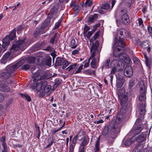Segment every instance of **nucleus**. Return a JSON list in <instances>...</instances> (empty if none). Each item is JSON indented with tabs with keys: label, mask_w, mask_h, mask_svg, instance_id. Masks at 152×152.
<instances>
[{
	"label": "nucleus",
	"mask_w": 152,
	"mask_h": 152,
	"mask_svg": "<svg viewBox=\"0 0 152 152\" xmlns=\"http://www.w3.org/2000/svg\"><path fill=\"white\" fill-rule=\"evenodd\" d=\"M40 91V92L39 94V95L40 96L42 97L44 96L45 93H46L45 92L43 89L41 90V91Z\"/></svg>",
	"instance_id": "63"
},
{
	"label": "nucleus",
	"mask_w": 152,
	"mask_h": 152,
	"mask_svg": "<svg viewBox=\"0 0 152 152\" xmlns=\"http://www.w3.org/2000/svg\"><path fill=\"white\" fill-rule=\"evenodd\" d=\"M147 28L149 34H150L151 37H152V27L150 25H148L147 27Z\"/></svg>",
	"instance_id": "49"
},
{
	"label": "nucleus",
	"mask_w": 152,
	"mask_h": 152,
	"mask_svg": "<svg viewBox=\"0 0 152 152\" xmlns=\"http://www.w3.org/2000/svg\"><path fill=\"white\" fill-rule=\"evenodd\" d=\"M35 128L36 129V135L38 139H39L40 136V131L39 127L36 125H35Z\"/></svg>",
	"instance_id": "40"
},
{
	"label": "nucleus",
	"mask_w": 152,
	"mask_h": 152,
	"mask_svg": "<svg viewBox=\"0 0 152 152\" xmlns=\"http://www.w3.org/2000/svg\"><path fill=\"white\" fill-rule=\"evenodd\" d=\"M62 64V68L64 69L69 65V63L67 61L64 60V61L63 62V63Z\"/></svg>",
	"instance_id": "53"
},
{
	"label": "nucleus",
	"mask_w": 152,
	"mask_h": 152,
	"mask_svg": "<svg viewBox=\"0 0 152 152\" xmlns=\"http://www.w3.org/2000/svg\"><path fill=\"white\" fill-rule=\"evenodd\" d=\"M123 111V109L121 108L120 112L117 115L115 124H113V126L115 129L116 131L119 133L120 132L124 116V115L122 113Z\"/></svg>",
	"instance_id": "4"
},
{
	"label": "nucleus",
	"mask_w": 152,
	"mask_h": 152,
	"mask_svg": "<svg viewBox=\"0 0 152 152\" xmlns=\"http://www.w3.org/2000/svg\"><path fill=\"white\" fill-rule=\"evenodd\" d=\"M58 7V9H59L60 10H63L65 8V6L63 4H59Z\"/></svg>",
	"instance_id": "62"
},
{
	"label": "nucleus",
	"mask_w": 152,
	"mask_h": 152,
	"mask_svg": "<svg viewBox=\"0 0 152 152\" xmlns=\"http://www.w3.org/2000/svg\"><path fill=\"white\" fill-rule=\"evenodd\" d=\"M118 35L119 34L121 35V36L119 37V39H120V38H122L123 39V41H124V36L123 35V30H120L118 31Z\"/></svg>",
	"instance_id": "45"
},
{
	"label": "nucleus",
	"mask_w": 152,
	"mask_h": 152,
	"mask_svg": "<svg viewBox=\"0 0 152 152\" xmlns=\"http://www.w3.org/2000/svg\"><path fill=\"white\" fill-rule=\"evenodd\" d=\"M143 119V117H142V116H140L138 118H137L136 120V121L135 123V125H138V124H140V122L141 121V120L142 118Z\"/></svg>",
	"instance_id": "44"
},
{
	"label": "nucleus",
	"mask_w": 152,
	"mask_h": 152,
	"mask_svg": "<svg viewBox=\"0 0 152 152\" xmlns=\"http://www.w3.org/2000/svg\"><path fill=\"white\" fill-rule=\"evenodd\" d=\"M122 61L119 60L118 59H115L113 60L110 63V66L112 67H114L118 68H122Z\"/></svg>",
	"instance_id": "15"
},
{
	"label": "nucleus",
	"mask_w": 152,
	"mask_h": 152,
	"mask_svg": "<svg viewBox=\"0 0 152 152\" xmlns=\"http://www.w3.org/2000/svg\"><path fill=\"white\" fill-rule=\"evenodd\" d=\"M132 40L133 43L135 45L139 44L140 45V41L138 38L137 37H134L132 38Z\"/></svg>",
	"instance_id": "38"
},
{
	"label": "nucleus",
	"mask_w": 152,
	"mask_h": 152,
	"mask_svg": "<svg viewBox=\"0 0 152 152\" xmlns=\"http://www.w3.org/2000/svg\"><path fill=\"white\" fill-rule=\"evenodd\" d=\"M136 140L135 136H134L129 140L126 141L124 142V145L126 146H128L130 145Z\"/></svg>",
	"instance_id": "26"
},
{
	"label": "nucleus",
	"mask_w": 152,
	"mask_h": 152,
	"mask_svg": "<svg viewBox=\"0 0 152 152\" xmlns=\"http://www.w3.org/2000/svg\"><path fill=\"white\" fill-rule=\"evenodd\" d=\"M99 139L100 137H99L97 140L95 144V147L94 148L95 152H99Z\"/></svg>",
	"instance_id": "30"
},
{
	"label": "nucleus",
	"mask_w": 152,
	"mask_h": 152,
	"mask_svg": "<svg viewBox=\"0 0 152 152\" xmlns=\"http://www.w3.org/2000/svg\"><path fill=\"white\" fill-rule=\"evenodd\" d=\"M61 20H59L55 24V26L54 27V29H56L57 28L59 27L60 26L61 24Z\"/></svg>",
	"instance_id": "54"
},
{
	"label": "nucleus",
	"mask_w": 152,
	"mask_h": 152,
	"mask_svg": "<svg viewBox=\"0 0 152 152\" xmlns=\"http://www.w3.org/2000/svg\"><path fill=\"white\" fill-rule=\"evenodd\" d=\"M110 72V74L114 75L116 72H118L121 70L123 69L122 68H117L116 67H113Z\"/></svg>",
	"instance_id": "33"
},
{
	"label": "nucleus",
	"mask_w": 152,
	"mask_h": 152,
	"mask_svg": "<svg viewBox=\"0 0 152 152\" xmlns=\"http://www.w3.org/2000/svg\"><path fill=\"white\" fill-rule=\"evenodd\" d=\"M118 96L119 98L122 97L124 95H126V93L125 92V90L124 88L120 89L118 90Z\"/></svg>",
	"instance_id": "34"
},
{
	"label": "nucleus",
	"mask_w": 152,
	"mask_h": 152,
	"mask_svg": "<svg viewBox=\"0 0 152 152\" xmlns=\"http://www.w3.org/2000/svg\"><path fill=\"white\" fill-rule=\"evenodd\" d=\"M138 23L139 24V25L140 26H142L141 27L143 26V21H142V18H139L138 20Z\"/></svg>",
	"instance_id": "60"
},
{
	"label": "nucleus",
	"mask_w": 152,
	"mask_h": 152,
	"mask_svg": "<svg viewBox=\"0 0 152 152\" xmlns=\"http://www.w3.org/2000/svg\"><path fill=\"white\" fill-rule=\"evenodd\" d=\"M99 31L96 32L94 35L92 37V38L90 39V47L93 44L95 43L96 41H98L99 42V41L98 40H96L95 41V42L94 43H93L94 41V40H95L98 38L99 35Z\"/></svg>",
	"instance_id": "20"
},
{
	"label": "nucleus",
	"mask_w": 152,
	"mask_h": 152,
	"mask_svg": "<svg viewBox=\"0 0 152 152\" xmlns=\"http://www.w3.org/2000/svg\"><path fill=\"white\" fill-rule=\"evenodd\" d=\"M134 82L132 80H130L129 82V88L131 89L134 85Z\"/></svg>",
	"instance_id": "51"
},
{
	"label": "nucleus",
	"mask_w": 152,
	"mask_h": 152,
	"mask_svg": "<svg viewBox=\"0 0 152 152\" xmlns=\"http://www.w3.org/2000/svg\"><path fill=\"white\" fill-rule=\"evenodd\" d=\"M59 34L57 33H56L54 34L53 37L50 40V43L53 44L55 40L57 39V37L58 36Z\"/></svg>",
	"instance_id": "39"
},
{
	"label": "nucleus",
	"mask_w": 152,
	"mask_h": 152,
	"mask_svg": "<svg viewBox=\"0 0 152 152\" xmlns=\"http://www.w3.org/2000/svg\"><path fill=\"white\" fill-rule=\"evenodd\" d=\"M30 67V66L29 65L27 64L23 65L22 66L21 68L22 70H28Z\"/></svg>",
	"instance_id": "46"
},
{
	"label": "nucleus",
	"mask_w": 152,
	"mask_h": 152,
	"mask_svg": "<svg viewBox=\"0 0 152 152\" xmlns=\"http://www.w3.org/2000/svg\"><path fill=\"white\" fill-rule=\"evenodd\" d=\"M20 95L22 98L25 99L28 102H30L31 100V97L27 94H20Z\"/></svg>",
	"instance_id": "32"
},
{
	"label": "nucleus",
	"mask_w": 152,
	"mask_h": 152,
	"mask_svg": "<svg viewBox=\"0 0 152 152\" xmlns=\"http://www.w3.org/2000/svg\"><path fill=\"white\" fill-rule=\"evenodd\" d=\"M26 40V39L25 38L23 40L16 41L13 44L10 50L6 53L3 56L7 59L12 52L17 51L22 48L23 49L26 47L29 44V43Z\"/></svg>",
	"instance_id": "3"
},
{
	"label": "nucleus",
	"mask_w": 152,
	"mask_h": 152,
	"mask_svg": "<svg viewBox=\"0 0 152 152\" xmlns=\"http://www.w3.org/2000/svg\"><path fill=\"white\" fill-rule=\"evenodd\" d=\"M51 87L50 85H47V84L45 86L43 87V89L44 91L46 93H49L50 91Z\"/></svg>",
	"instance_id": "31"
},
{
	"label": "nucleus",
	"mask_w": 152,
	"mask_h": 152,
	"mask_svg": "<svg viewBox=\"0 0 152 152\" xmlns=\"http://www.w3.org/2000/svg\"><path fill=\"white\" fill-rule=\"evenodd\" d=\"M119 133L113 126V123H110L108 126H105L102 132V135L105 137L106 140L109 145H112Z\"/></svg>",
	"instance_id": "1"
},
{
	"label": "nucleus",
	"mask_w": 152,
	"mask_h": 152,
	"mask_svg": "<svg viewBox=\"0 0 152 152\" xmlns=\"http://www.w3.org/2000/svg\"><path fill=\"white\" fill-rule=\"evenodd\" d=\"M127 57L126 55L124 53H121L119 54L118 58L120 60H123L124 58H126Z\"/></svg>",
	"instance_id": "43"
},
{
	"label": "nucleus",
	"mask_w": 152,
	"mask_h": 152,
	"mask_svg": "<svg viewBox=\"0 0 152 152\" xmlns=\"http://www.w3.org/2000/svg\"><path fill=\"white\" fill-rule=\"evenodd\" d=\"M145 103H139L137 105V109L140 115H144L146 111L145 109Z\"/></svg>",
	"instance_id": "13"
},
{
	"label": "nucleus",
	"mask_w": 152,
	"mask_h": 152,
	"mask_svg": "<svg viewBox=\"0 0 152 152\" xmlns=\"http://www.w3.org/2000/svg\"><path fill=\"white\" fill-rule=\"evenodd\" d=\"M58 9L56 6H54L50 10L49 14L50 20L52 18L53 20H54L58 16L57 14Z\"/></svg>",
	"instance_id": "11"
},
{
	"label": "nucleus",
	"mask_w": 152,
	"mask_h": 152,
	"mask_svg": "<svg viewBox=\"0 0 152 152\" xmlns=\"http://www.w3.org/2000/svg\"><path fill=\"white\" fill-rule=\"evenodd\" d=\"M70 47L72 48H75L77 47L75 39H73L71 41Z\"/></svg>",
	"instance_id": "42"
},
{
	"label": "nucleus",
	"mask_w": 152,
	"mask_h": 152,
	"mask_svg": "<svg viewBox=\"0 0 152 152\" xmlns=\"http://www.w3.org/2000/svg\"><path fill=\"white\" fill-rule=\"evenodd\" d=\"M7 59L3 56L1 60V63L5 64L7 61Z\"/></svg>",
	"instance_id": "58"
},
{
	"label": "nucleus",
	"mask_w": 152,
	"mask_h": 152,
	"mask_svg": "<svg viewBox=\"0 0 152 152\" xmlns=\"http://www.w3.org/2000/svg\"><path fill=\"white\" fill-rule=\"evenodd\" d=\"M9 35V38L10 40H12L15 39L16 36L15 28L14 29L10 34Z\"/></svg>",
	"instance_id": "28"
},
{
	"label": "nucleus",
	"mask_w": 152,
	"mask_h": 152,
	"mask_svg": "<svg viewBox=\"0 0 152 152\" xmlns=\"http://www.w3.org/2000/svg\"><path fill=\"white\" fill-rule=\"evenodd\" d=\"M76 137H77V140L79 141H82L84 139V132L83 131H80Z\"/></svg>",
	"instance_id": "27"
},
{
	"label": "nucleus",
	"mask_w": 152,
	"mask_h": 152,
	"mask_svg": "<svg viewBox=\"0 0 152 152\" xmlns=\"http://www.w3.org/2000/svg\"><path fill=\"white\" fill-rule=\"evenodd\" d=\"M50 18L48 17L45 20L44 22L40 26L39 28L43 31L42 29L46 27L50 22Z\"/></svg>",
	"instance_id": "24"
},
{
	"label": "nucleus",
	"mask_w": 152,
	"mask_h": 152,
	"mask_svg": "<svg viewBox=\"0 0 152 152\" xmlns=\"http://www.w3.org/2000/svg\"><path fill=\"white\" fill-rule=\"evenodd\" d=\"M39 80H37L36 82H34L31 85V88L33 89H36V90L38 92L41 91V90L43 89V87L47 84V82L46 81H42L39 83H36Z\"/></svg>",
	"instance_id": "10"
},
{
	"label": "nucleus",
	"mask_w": 152,
	"mask_h": 152,
	"mask_svg": "<svg viewBox=\"0 0 152 152\" xmlns=\"http://www.w3.org/2000/svg\"><path fill=\"white\" fill-rule=\"evenodd\" d=\"M45 32V31H43L39 28H36L34 31V35L35 38L37 37L39 35L41 34H43Z\"/></svg>",
	"instance_id": "22"
},
{
	"label": "nucleus",
	"mask_w": 152,
	"mask_h": 152,
	"mask_svg": "<svg viewBox=\"0 0 152 152\" xmlns=\"http://www.w3.org/2000/svg\"><path fill=\"white\" fill-rule=\"evenodd\" d=\"M94 72L95 71L94 70H93L92 71H91V70L90 69L83 70V74L86 75H92V73H93L94 74Z\"/></svg>",
	"instance_id": "37"
},
{
	"label": "nucleus",
	"mask_w": 152,
	"mask_h": 152,
	"mask_svg": "<svg viewBox=\"0 0 152 152\" xmlns=\"http://www.w3.org/2000/svg\"><path fill=\"white\" fill-rule=\"evenodd\" d=\"M10 41H11L9 38V35H7L3 40V47L5 48L10 43Z\"/></svg>",
	"instance_id": "21"
},
{
	"label": "nucleus",
	"mask_w": 152,
	"mask_h": 152,
	"mask_svg": "<svg viewBox=\"0 0 152 152\" xmlns=\"http://www.w3.org/2000/svg\"><path fill=\"white\" fill-rule=\"evenodd\" d=\"M51 58L50 57H47L45 59V65H48V66H50L51 63Z\"/></svg>",
	"instance_id": "35"
},
{
	"label": "nucleus",
	"mask_w": 152,
	"mask_h": 152,
	"mask_svg": "<svg viewBox=\"0 0 152 152\" xmlns=\"http://www.w3.org/2000/svg\"><path fill=\"white\" fill-rule=\"evenodd\" d=\"M145 139V137L142 135H140L138 137H136V140L137 142H142L144 141Z\"/></svg>",
	"instance_id": "36"
},
{
	"label": "nucleus",
	"mask_w": 152,
	"mask_h": 152,
	"mask_svg": "<svg viewBox=\"0 0 152 152\" xmlns=\"http://www.w3.org/2000/svg\"><path fill=\"white\" fill-rule=\"evenodd\" d=\"M79 48H77V49L74 50L73 51H72V54L73 55H75L76 54H78L79 52Z\"/></svg>",
	"instance_id": "57"
},
{
	"label": "nucleus",
	"mask_w": 152,
	"mask_h": 152,
	"mask_svg": "<svg viewBox=\"0 0 152 152\" xmlns=\"http://www.w3.org/2000/svg\"><path fill=\"white\" fill-rule=\"evenodd\" d=\"M98 18V14H94V15H90L89 18L88 22L90 23L94 22Z\"/></svg>",
	"instance_id": "25"
},
{
	"label": "nucleus",
	"mask_w": 152,
	"mask_h": 152,
	"mask_svg": "<svg viewBox=\"0 0 152 152\" xmlns=\"http://www.w3.org/2000/svg\"><path fill=\"white\" fill-rule=\"evenodd\" d=\"M140 92L141 94L139 96V99L140 101L142 102L145 99V86L143 82L142 85H140Z\"/></svg>",
	"instance_id": "12"
},
{
	"label": "nucleus",
	"mask_w": 152,
	"mask_h": 152,
	"mask_svg": "<svg viewBox=\"0 0 152 152\" xmlns=\"http://www.w3.org/2000/svg\"><path fill=\"white\" fill-rule=\"evenodd\" d=\"M129 96L127 93H126V95H124L122 97L119 98L120 101V104L122 106L121 108L127 109L128 108L130 107L131 104L130 102L128 101Z\"/></svg>",
	"instance_id": "9"
},
{
	"label": "nucleus",
	"mask_w": 152,
	"mask_h": 152,
	"mask_svg": "<svg viewBox=\"0 0 152 152\" xmlns=\"http://www.w3.org/2000/svg\"><path fill=\"white\" fill-rule=\"evenodd\" d=\"M143 126V125L141 124L137 126L135 125L131 131L134 134H137L142 130Z\"/></svg>",
	"instance_id": "16"
},
{
	"label": "nucleus",
	"mask_w": 152,
	"mask_h": 152,
	"mask_svg": "<svg viewBox=\"0 0 152 152\" xmlns=\"http://www.w3.org/2000/svg\"><path fill=\"white\" fill-rule=\"evenodd\" d=\"M94 31H89L87 34H86L85 35L84 34V36L86 37L87 36V38L88 39H89L90 37L92 35L93 33H94Z\"/></svg>",
	"instance_id": "47"
},
{
	"label": "nucleus",
	"mask_w": 152,
	"mask_h": 152,
	"mask_svg": "<svg viewBox=\"0 0 152 152\" xmlns=\"http://www.w3.org/2000/svg\"><path fill=\"white\" fill-rule=\"evenodd\" d=\"M120 22L125 25H128L130 23L129 16L127 14L126 9L121 10L120 11Z\"/></svg>",
	"instance_id": "7"
},
{
	"label": "nucleus",
	"mask_w": 152,
	"mask_h": 152,
	"mask_svg": "<svg viewBox=\"0 0 152 152\" xmlns=\"http://www.w3.org/2000/svg\"><path fill=\"white\" fill-rule=\"evenodd\" d=\"M124 74L127 77H130L133 74V71L131 66H127L125 68Z\"/></svg>",
	"instance_id": "14"
},
{
	"label": "nucleus",
	"mask_w": 152,
	"mask_h": 152,
	"mask_svg": "<svg viewBox=\"0 0 152 152\" xmlns=\"http://www.w3.org/2000/svg\"><path fill=\"white\" fill-rule=\"evenodd\" d=\"M142 147V145L139 144L136 146V147L133 150V152H141Z\"/></svg>",
	"instance_id": "29"
},
{
	"label": "nucleus",
	"mask_w": 152,
	"mask_h": 152,
	"mask_svg": "<svg viewBox=\"0 0 152 152\" xmlns=\"http://www.w3.org/2000/svg\"><path fill=\"white\" fill-rule=\"evenodd\" d=\"M80 8V6L76 4L75 6L73 7V9L74 11H77Z\"/></svg>",
	"instance_id": "64"
},
{
	"label": "nucleus",
	"mask_w": 152,
	"mask_h": 152,
	"mask_svg": "<svg viewBox=\"0 0 152 152\" xmlns=\"http://www.w3.org/2000/svg\"><path fill=\"white\" fill-rule=\"evenodd\" d=\"M92 4V2L91 0H87L85 2L86 7H90Z\"/></svg>",
	"instance_id": "48"
},
{
	"label": "nucleus",
	"mask_w": 152,
	"mask_h": 152,
	"mask_svg": "<svg viewBox=\"0 0 152 152\" xmlns=\"http://www.w3.org/2000/svg\"><path fill=\"white\" fill-rule=\"evenodd\" d=\"M61 83L60 80L58 79H56L55 80V83L54 85V87H57V86L59 85Z\"/></svg>",
	"instance_id": "52"
},
{
	"label": "nucleus",
	"mask_w": 152,
	"mask_h": 152,
	"mask_svg": "<svg viewBox=\"0 0 152 152\" xmlns=\"http://www.w3.org/2000/svg\"><path fill=\"white\" fill-rule=\"evenodd\" d=\"M75 145L71 144L69 148V152H74Z\"/></svg>",
	"instance_id": "59"
},
{
	"label": "nucleus",
	"mask_w": 152,
	"mask_h": 152,
	"mask_svg": "<svg viewBox=\"0 0 152 152\" xmlns=\"http://www.w3.org/2000/svg\"><path fill=\"white\" fill-rule=\"evenodd\" d=\"M77 65L76 64H72L70 65L69 67L67 68L66 69L68 70L69 71H70L73 69L75 68Z\"/></svg>",
	"instance_id": "50"
},
{
	"label": "nucleus",
	"mask_w": 152,
	"mask_h": 152,
	"mask_svg": "<svg viewBox=\"0 0 152 152\" xmlns=\"http://www.w3.org/2000/svg\"><path fill=\"white\" fill-rule=\"evenodd\" d=\"M89 29V28L87 25H86L84 28V34H85Z\"/></svg>",
	"instance_id": "61"
},
{
	"label": "nucleus",
	"mask_w": 152,
	"mask_h": 152,
	"mask_svg": "<svg viewBox=\"0 0 152 152\" xmlns=\"http://www.w3.org/2000/svg\"><path fill=\"white\" fill-rule=\"evenodd\" d=\"M110 6L109 4L108 3H106L101 6V8L105 10H107L110 8Z\"/></svg>",
	"instance_id": "41"
},
{
	"label": "nucleus",
	"mask_w": 152,
	"mask_h": 152,
	"mask_svg": "<svg viewBox=\"0 0 152 152\" xmlns=\"http://www.w3.org/2000/svg\"><path fill=\"white\" fill-rule=\"evenodd\" d=\"M87 141L85 139H84L82 142L81 144L80 145V148L84 147V148L85 146H86L87 143Z\"/></svg>",
	"instance_id": "56"
},
{
	"label": "nucleus",
	"mask_w": 152,
	"mask_h": 152,
	"mask_svg": "<svg viewBox=\"0 0 152 152\" xmlns=\"http://www.w3.org/2000/svg\"><path fill=\"white\" fill-rule=\"evenodd\" d=\"M115 46V49L117 50L118 51H124L125 49L124 47L125 46L124 41H123V39L122 38H120L118 39H118L115 38L113 42V47H114Z\"/></svg>",
	"instance_id": "8"
},
{
	"label": "nucleus",
	"mask_w": 152,
	"mask_h": 152,
	"mask_svg": "<svg viewBox=\"0 0 152 152\" xmlns=\"http://www.w3.org/2000/svg\"><path fill=\"white\" fill-rule=\"evenodd\" d=\"M110 58H108L104 61L103 66H102V69L103 70V69L104 67L106 69H109L111 67V66H110Z\"/></svg>",
	"instance_id": "19"
},
{
	"label": "nucleus",
	"mask_w": 152,
	"mask_h": 152,
	"mask_svg": "<svg viewBox=\"0 0 152 152\" xmlns=\"http://www.w3.org/2000/svg\"><path fill=\"white\" fill-rule=\"evenodd\" d=\"M35 69V67L34 66L32 67L30 69L31 72L33 74L32 77L34 78V81L36 82L37 80H42L45 79L46 77V74H44L42 71L40 70H38L37 72H33Z\"/></svg>",
	"instance_id": "6"
},
{
	"label": "nucleus",
	"mask_w": 152,
	"mask_h": 152,
	"mask_svg": "<svg viewBox=\"0 0 152 152\" xmlns=\"http://www.w3.org/2000/svg\"><path fill=\"white\" fill-rule=\"evenodd\" d=\"M25 61V59H22L13 65L7 66L4 71L1 73V77L2 79L5 80L10 78L13 75V74L12 73L13 72L22 65Z\"/></svg>",
	"instance_id": "2"
},
{
	"label": "nucleus",
	"mask_w": 152,
	"mask_h": 152,
	"mask_svg": "<svg viewBox=\"0 0 152 152\" xmlns=\"http://www.w3.org/2000/svg\"><path fill=\"white\" fill-rule=\"evenodd\" d=\"M116 77V86L117 88H120L123 86L125 81V80L122 77L117 76Z\"/></svg>",
	"instance_id": "18"
},
{
	"label": "nucleus",
	"mask_w": 152,
	"mask_h": 152,
	"mask_svg": "<svg viewBox=\"0 0 152 152\" xmlns=\"http://www.w3.org/2000/svg\"><path fill=\"white\" fill-rule=\"evenodd\" d=\"M35 60V58L34 57H31L29 58L28 59V62L29 63L33 64Z\"/></svg>",
	"instance_id": "55"
},
{
	"label": "nucleus",
	"mask_w": 152,
	"mask_h": 152,
	"mask_svg": "<svg viewBox=\"0 0 152 152\" xmlns=\"http://www.w3.org/2000/svg\"><path fill=\"white\" fill-rule=\"evenodd\" d=\"M10 90V88L7 85L2 83L0 81V91L3 92H8Z\"/></svg>",
	"instance_id": "17"
},
{
	"label": "nucleus",
	"mask_w": 152,
	"mask_h": 152,
	"mask_svg": "<svg viewBox=\"0 0 152 152\" xmlns=\"http://www.w3.org/2000/svg\"><path fill=\"white\" fill-rule=\"evenodd\" d=\"M64 61V59L63 58H61L60 57H57L56 58L55 66H61L62 65L63 62Z\"/></svg>",
	"instance_id": "23"
},
{
	"label": "nucleus",
	"mask_w": 152,
	"mask_h": 152,
	"mask_svg": "<svg viewBox=\"0 0 152 152\" xmlns=\"http://www.w3.org/2000/svg\"><path fill=\"white\" fill-rule=\"evenodd\" d=\"M99 45V42L96 41L95 44H93L91 47L90 51L91 53V56L89 58L90 60L91 59L92 61L91 63V66L93 69L96 68V59L95 58V51L98 48Z\"/></svg>",
	"instance_id": "5"
}]
</instances>
